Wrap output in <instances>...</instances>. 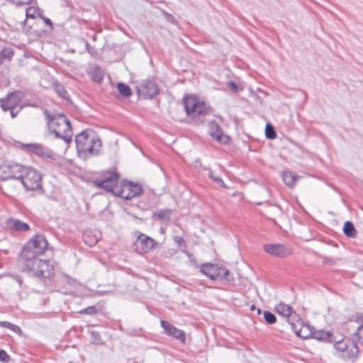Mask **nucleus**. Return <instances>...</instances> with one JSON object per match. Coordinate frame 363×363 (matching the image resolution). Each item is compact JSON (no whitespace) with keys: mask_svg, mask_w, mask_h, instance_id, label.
<instances>
[{"mask_svg":"<svg viewBox=\"0 0 363 363\" xmlns=\"http://www.w3.org/2000/svg\"><path fill=\"white\" fill-rule=\"evenodd\" d=\"M119 175L116 172H106L101 178L93 181L94 184L105 189L113 195L126 200L139 197L143 193V187L140 184L124 181L118 186Z\"/></svg>","mask_w":363,"mask_h":363,"instance_id":"1","label":"nucleus"},{"mask_svg":"<svg viewBox=\"0 0 363 363\" xmlns=\"http://www.w3.org/2000/svg\"><path fill=\"white\" fill-rule=\"evenodd\" d=\"M78 155L81 157H88L99 154L102 143L97 133L91 129H86L75 137Z\"/></svg>","mask_w":363,"mask_h":363,"instance_id":"2","label":"nucleus"},{"mask_svg":"<svg viewBox=\"0 0 363 363\" xmlns=\"http://www.w3.org/2000/svg\"><path fill=\"white\" fill-rule=\"evenodd\" d=\"M48 242L44 235L37 234L33 235L23 247L21 252L20 264L38 259L48 249Z\"/></svg>","mask_w":363,"mask_h":363,"instance_id":"3","label":"nucleus"},{"mask_svg":"<svg viewBox=\"0 0 363 363\" xmlns=\"http://www.w3.org/2000/svg\"><path fill=\"white\" fill-rule=\"evenodd\" d=\"M31 263L21 264L23 272L32 274L38 278L50 279L55 274V261L52 259H36Z\"/></svg>","mask_w":363,"mask_h":363,"instance_id":"4","label":"nucleus"},{"mask_svg":"<svg viewBox=\"0 0 363 363\" xmlns=\"http://www.w3.org/2000/svg\"><path fill=\"white\" fill-rule=\"evenodd\" d=\"M48 125L51 134L56 138L63 140L67 144L72 141V129L65 115L58 114L49 118Z\"/></svg>","mask_w":363,"mask_h":363,"instance_id":"5","label":"nucleus"},{"mask_svg":"<svg viewBox=\"0 0 363 363\" xmlns=\"http://www.w3.org/2000/svg\"><path fill=\"white\" fill-rule=\"evenodd\" d=\"M276 312L285 317L288 324L290 325L291 330L298 337L306 338L307 335L302 333L304 328L303 320L299 315L293 310L291 306L283 302H279L275 306Z\"/></svg>","mask_w":363,"mask_h":363,"instance_id":"6","label":"nucleus"},{"mask_svg":"<svg viewBox=\"0 0 363 363\" xmlns=\"http://www.w3.org/2000/svg\"><path fill=\"white\" fill-rule=\"evenodd\" d=\"M22 177L19 178V181L26 191H40L43 192L42 185V176L40 173L34 168L30 167H25L21 171Z\"/></svg>","mask_w":363,"mask_h":363,"instance_id":"7","label":"nucleus"},{"mask_svg":"<svg viewBox=\"0 0 363 363\" xmlns=\"http://www.w3.org/2000/svg\"><path fill=\"white\" fill-rule=\"evenodd\" d=\"M201 272L211 280H219L230 282L233 281V277L230 275V271L222 264H213L204 263L201 265Z\"/></svg>","mask_w":363,"mask_h":363,"instance_id":"8","label":"nucleus"},{"mask_svg":"<svg viewBox=\"0 0 363 363\" xmlns=\"http://www.w3.org/2000/svg\"><path fill=\"white\" fill-rule=\"evenodd\" d=\"M334 348L337 354L345 360L354 359L359 353L357 345L353 341L346 338L336 341L334 344Z\"/></svg>","mask_w":363,"mask_h":363,"instance_id":"9","label":"nucleus"},{"mask_svg":"<svg viewBox=\"0 0 363 363\" xmlns=\"http://www.w3.org/2000/svg\"><path fill=\"white\" fill-rule=\"evenodd\" d=\"M184 105L186 114L191 118L201 117L210 112L204 102L193 97H184Z\"/></svg>","mask_w":363,"mask_h":363,"instance_id":"10","label":"nucleus"},{"mask_svg":"<svg viewBox=\"0 0 363 363\" xmlns=\"http://www.w3.org/2000/svg\"><path fill=\"white\" fill-rule=\"evenodd\" d=\"M23 169L24 166L18 163H3L0 165V180H18Z\"/></svg>","mask_w":363,"mask_h":363,"instance_id":"11","label":"nucleus"},{"mask_svg":"<svg viewBox=\"0 0 363 363\" xmlns=\"http://www.w3.org/2000/svg\"><path fill=\"white\" fill-rule=\"evenodd\" d=\"M136 240L135 241V250L138 254H146L153 250L158 245V242L153 238L140 232H136Z\"/></svg>","mask_w":363,"mask_h":363,"instance_id":"12","label":"nucleus"},{"mask_svg":"<svg viewBox=\"0 0 363 363\" xmlns=\"http://www.w3.org/2000/svg\"><path fill=\"white\" fill-rule=\"evenodd\" d=\"M263 250L267 254L277 257H286L291 254V250L286 245L280 243L265 244Z\"/></svg>","mask_w":363,"mask_h":363,"instance_id":"13","label":"nucleus"},{"mask_svg":"<svg viewBox=\"0 0 363 363\" xmlns=\"http://www.w3.org/2000/svg\"><path fill=\"white\" fill-rule=\"evenodd\" d=\"M138 91L143 98L151 99L159 93V88L155 82L145 79L141 82Z\"/></svg>","mask_w":363,"mask_h":363,"instance_id":"14","label":"nucleus"},{"mask_svg":"<svg viewBox=\"0 0 363 363\" xmlns=\"http://www.w3.org/2000/svg\"><path fill=\"white\" fill-rule=\"evenodd\" d=\"M26 147L28 150L37 156L46 160H53L55 159L54 152L49 148L44 147L40 144H27Z\"/></svg>","mask_w":363,"mask_h":363,"instance_id":"15","label":"nucleus"},{"mask_svg":"<svg viewBox=\"0 0 363 363\" xmlns=\"http://www.w3.org/2000/svg\"><path fill=\"white\" fill-rule=\"evenodd\" d=\"M160 325L168 335L180 340L183 343L185 342L186 335L183 330L176 328L174 325L164 320H160Z\"/></svg>","mask_w":363,"mask_h":363,"instance_id":"16","label":"nucleus"},{"mask_svg":"<svg viewBox=\"0 0 363 363\" xmlns=\"http://www.w3.org/2000/svg\"><path fill=\"white\" fill-rule=\"evenodd\" d=\"M209 134L217 141L223 144H226L229 141V138L225 135L220 125L214 121L208 123Z\"/></svg>","mask_w":363,"mask_h":363,"instance_id":"17","label":"nucleus"},{"mask_svg":"<svg viewBox=\"0 0 363 363\" xmlns=\"http://www.w3.org/2000/svg\"><path fill=\"white\" fill-rule=\"evenodd\" d=\"M20 98L16 93H9L5 98L0 99V106L4 111L15 108L20 103Z\"/></svg>","mask_w":363,"mask_h":363,"instance_id":"18","label":"nucleus"},{"mask_svg":"<svg viewBox=\"0 0 363 363\" xmlns=\"http://www.w3.org/2000/svg\"><path fill=\"white\" fill-rule=\"evenodd\" d=\"M7 227L16 231H27L30 229L28 223L16 218H9L6 222Z\"/></svg>","mask_w":363,"mask_h":363,"instance_id":"19","label":"nucleus"},{"mask_svg":"<svg viewBox=\"0 0 363 363\" xmlns=\"http://www.w3.org/2000/svg\"><path fill=\"white\" fill-rule=\"evenodd\" d=\"M89 73L91 79L97 83H101L104 79V72L97 65L92 67Z\"/></svg>","mask_w":363,"mask_h":363,"instance_id":"20","label":"nucleus"},{"mask_svg":"<svg viewBox=\"0 0 363 363\" xmlns=\"http://www.w3.org/2000/svg\"><path fill=\"white\" fill-rule=\"evenodd\" d=\"M282 179L286 185L293 187L297 179V176L292 172H284L282 173Z\"/></svg>","mask_w":363,"mask_h":363,"instance_id":"21","label":"nucleus"},{"mask_svg":"<svg viewBox=\"0 0 363 363\" xmlns=\"http://www.w3.org/2000/svg\"><path fill=\"white\" fill-rule=\"evenodd\" d=\"M313 337L318 340L332 342L334 341L332 334L329 331L318 330L315 332Z\"/></svg>","mask_w":363,"mask_h":363,"instance_id":"22","label":"nucleus"},{"mask_svg":"<svg viewBox=\"0 0 363 363\" xmlns=\"http://www.w3.org/2000/svg\"><path fill=\"white\" fill-rule=\"evenodd\" d=\"M52 88L55 91V92L57 94V95L64 99H69V94L67 91H66L65 88L62 84H61L59 82L55 81L52 84Z\"/></svg>","mask_w":363,"mask_h":363,"instance_id":"23","label":"nucleus"},{"mask_svg":"<svg viewBox=\"0 0 363 363\" xmlns=\"http://www.w3.org/2000/svg\"><path fill=\"white\" fill-rule=\"evenodd\" d=\"M343 232L345 235L348 238H355L357 233L353 223L350 221H347L345 223Z\"/></svg>","mask_w":363,"mask_h":363,"instance_id":"24","label":"nucleus"},{"mask_svg":"<svg viewBox=\"0 0 363 363\" xmlns=\"http://www.w3.org/2000/svg\"><path fill=\"white\" fill-rule=\"evenodd\" d=\"M83 240L84 242L90 247L96 245L99 240L96 236L91 235V231H86L83 234Z\"/></svg>","mask_w":363,"mask_h":363,"instance_id":"25","label":"nucleus"},{"mask_svg":"<svg viewBox=\"0 0 363 363\" xmlns=\"http://www.w3.org/2000/svg\"><path fill=\"white\" fill-rule=\"evenodd\" d=\"M172 211L169 208L160 209L154 213V216L158 220H169Z\"/></svg>","mask_w":363,"mask_h":363,"instance_id":"26","label":"nucleus"},{"mask_svg":"<svg viewBox=\"0 0 363 363\" xmlns=\"http://www.w3.org/2000/svg\"><path fill=\"white\" fill-rule=\"evenodd\" d=\"M118 89L120 94L123 97H130L133 94L130 86L122 82L118 84Z\"/></svg>","mask_w":363,"mask_h":363,"instance_id":"27","label":"nucleus"},{"mask_svg":"<svg viewBox=\"0 0 363 363\" xmlns=\"http://www.w3.org/2000/svg\"><path fill=\"white\" fill-rule=\"evenodd\" d=\"M208 171V176L210 179H211L214 182H216L220 186L227 189L228 186L224 183L223 180L220 177L214 175L213 172L210 169H206Z\"/></svg>","mask_w":363,"mask_h":363,"instance_id":"28","label":"nucleus"},{"mask_svg":"<svg viewBox=\"0 0 363 363\" xmlns=\"http://www.w3.org/2000/svg\"><path fill=\"white\" fill-rule=\"evenodd\" d=\"M0 326L9 328V330H12L13 332H14L16 334H20L22 332V330L19 326L14 325L8 321L0 322Z\"/></svg>","mask_w":363,"mask_h":363,"instance_id":"29","label":"nucleus"},{"mask_svg":"<svg viewBox=\"0 0 363 363\" xmlns=\"http://www.w3.org/2000/svg\"><path fill=\"white\" fill-rule=\"evenodd\" d=\"M42 10L38 7H28L26 11V15L27 18H34L35 16H40L42 13Z\"/></svg>","mask_w":363,"mask_h":363,"instance_id":"30","label":"nucleus"},{"mask_svg":"<svg viewBox=\"0 0 363 363\" xmlns=\"http://www.w3.org/2000/svg\"><path fill=\"white\" fill-rule=\"evenodd\" d=\"M264 318L268 324H274L277 321V318L274 314L269 311H264Z\"/></svg>","mask_w":363,"mask_h":363,"instance_id":"31","label":"nucleus"},{"mask_svg":"<svg viewBox=\"0 0 363 363\" xmlns=\"http://www.w3.org/2000/svg\"><path fill=\"white\" fill-rule=\"evenodd\" d=\"M265 135L266 137L269 139H274L277 137V133L274 130V127L272 125L267 124L266 125Z\"/></svg>","mask_w":363,"mask_h":363,"instance_id":"32","label":"nucleus"},{"mask_svg":"<svg viewBox=\"0 0 363 363\" xmlns=\"http://www.w3.org/2000/svg\"><path fill=\"white\" fill-rule=\"evenodd\" d=\"M0 55H1V64H2L5 59H9V60L11 59V57L14 55V52L12 49L2 50L0 52Z\"/></svg>","mask_w":363,"mask_h":363,"instance_id":"33","label":"nucleus"},{"mask_svg":"<svg viewBox=\"0 0 363 363\" xmlns=\"http://www.w3.org/2000/svg\"><path fill=\"white\" fill-rule=\"evenodd\" d=\"M11 360V357L4 350H0V361L4 363L9 362Z\"/></svg>","mask_w":363,"mask_h":363,"instance_id":"34","label":"nucleus"},{"mask_svg":"<svg viewBox=\"0 0 363 363\" xmlns=\"http://www.w3.org/2000/svg\"><path fill=\"white\" fill-rule=\"evenodd\" d=\"M173 240L179 247H185L186 246L185 240L181 236H178V235L174 236Z\"/></svg>","mask_w":363,"mask_h":363,"instance_id":"35","label":"nucleus"},{"mask_svg":"<svg viewBox=\"0 0 363 363\" xmlns=\"http://www.w3.org/2000/svg\"><path fill=\"white\" fill-rule=\"evenodd\" d=\"M79 313L82 314L93 315L96 313V310L94 306H89L86 308L81 310Z\"/></svg>","mask_w":363,"mask_h":363,"instance_id":"36","label":"nucleus"},{"mask_svg":"<svg viewBox=\"0 0 363 363\" xmlns=\"http://www.w3.org/2000/svg\"><path fill=\"white\" fill-rule=\"evenodd\" d=\"M355 334L358 336L360 343L363 345V325L358 327Z\"/></svg>","mask_w":363,"mask_h":363,"instance_id":"37","label":"nucleus"},{"mask_svg":"<svg viewBox=\"0 0 363 363\" xmlns=\"http://www.w3.org/2000/svg\"><path fill=\"white\" fill-rule=\"evenodd\" d=\"M13 1L17 6H22L30 4L33 0H13Z\"/></svg>","mask_w":363,"mask_h":363,"instance_id":"38","label":"nucleus"},{"mask_svg":"<svg viewBox=\"0 0 363 363\" xmlns=\"http://www.w3.org/2000/svg\"><path fill=\"white\" fill-rule=\"evenodd\" d=\"M91 337L94 339V342L96 343H99L100 340H101V337H100V335L99 333L96 332V331H92L91 333Z\"/></svg>","mask_w":363,"mask_h":363,"instance_id":"39","label":"nucleus"},{"mask_svg":"<svg viewBox=\"0 0 363 363\" xmlns=\"http://www.w3.org/2000/svg\"><path fill=\"white\" fill-rule=\"evenodd\" d=\"M227 85L228 87H230L231 89L235 91V92L238 91V85L235 82H234L233 81H229V82H228Z\"/></svg>","mask_w":363,"mask_h":363,"instance_id":"40","label":"nucleus"},{"mask_svg":"<svg viewBox=\"0 0 363 363\" xmlns=\"http://www.w3.org/2000/svg\"><path fill=\"white\" fill-rule=\"evenodd\" d=\"M40 17L43 19V21H44V23L49 26L50 27L52 28V23L51 21V20L44 16H43L42 14L40 16Z\"/></svg>","mask_w":363,"mask_h":363,"instance_id":"41","label":"nucleus"},{"mask_svg":"<svg viewBox=\"0 0 363 363\" xmlns=\"http://www.w3.org/2000/svg\"><path fill=\"white\" fill-rule=\"evenodd\" d=\"M64 278L69 284H74L75 282V280L68 275H65Z\"/></svg>","mask_w":363,"mask_h":363,"instance_id":"42","label":"nucleus"},{"mask_svg":"<svg viewBox=\"0 0 363 363\" xmlns=\"http://www.w3.org/2000/svg\"><path fill=\"white\" fill-rule=\"evenodd\" d=\"M14 109H15V108L9 109V111H10L11 116V117H12L13 118H15V117L18 115V111L15 112V111H14Z\"/></svg>","mask_w":363,"mask_h":363,"instance_id":"43","label":"nucleus"},{"mask_svg":"<svg viewBox=\"0 0 363 363\" xmlns=\"http://www.w3.org/2000/svg\"><path fill=\"white\" fill-rule=\"evenodd\" d=\"M167 19L168 21L173 22L174 18L171 14L167 13Z\"/></svg>","mask_w":363,"mask_h":363,"instance_id":"44","label":"nucleus"},{"mask_svg":"<svg viewBox=\"0 0 363 363\" xmlns=\"http://www.w3.org/2000/svg\"><path fill=\"white\" fill-rule=\"evenodd\" d=\"M254 309H255V305H252V306H251V310H254Z\"/></svg>","mask_w":363,"mask_h":363,"instance_id":"45","label":"nucleus"},{"mask_svg":"<svg viewBox=\"0 0 363 363\" xmlns=\"http://www.w3.org/2000/svg\"><path fill=\"white\" fill-rule=\"evenodd\" d=\"M257 313H258V314H260V313H261V309H259V308H258V309H257Z\"/></svg>","mask_w":363,"mask_h":363,"instance_id":"46","label":"nucleus"},{"mask_svg":"<svg viewBox=\"0 0 363 363\" xmlns=\"http://www.w3.org/2000/svg\"><path fill=\"white\" fill-rule=\"evenodd\" d=\"M1 65V55H0V65Z\"/></svg>","mask_w":363,"mask_h":363,"instance_id":"47","label":"nucleus"}]
</instances>
